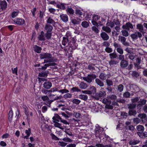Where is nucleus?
Wrapping results in <instances>:
<instances>
[{"mask_svg": "<svg viewBox=\"0 0 147 147\" xmlns=\"http://www.w3.org/2000/svg\"><path fill=\"white\" fill-rule=\"evenodd\" d=\"M100 36L103 40L105 41L107 40L109 38L108 35L105 32H102L100 34Z\"/></svg>", "mask_w": 147, "mask_h": 147, "instance_id": "nucleus-14", "label": "nucleus"}, {"mask_svg": "<svg viewBox=\"0 0 147 147\" xmlns=\"http://www.w3.org/2000/svg\"><path fill=\"white\" fill-rule=\"evenodd\" d=\"M49 72L48 70L42 71L39 73L38 76L40 77L46 78L47 77Z\"/></svg>", "mask_w": 147, "mask_h": 147, "instance_id": "nucleus-19", "label": "nucleus"}, {"mask_svg": "<svg viewBox=\"0 0 147 147\" xmlns=\"http://www.w3.org/2000/svg\"><path fill=\"white\" fill-rule=\"evenodd\" d=\"M128 64V62L124 60H122L120 63L121 67H126Z\"/></svg>", "mask_w": 147, "mask_h": 147, "instance_id": "nucleus-32", "label": "nucleus"}, {"mask_svg": "<svg viewBox=\"0 0 147 147\" xmlns=\"http://www.w3.org/2000/svg\"><path fill=\"white\" fill-rule=\"evenodd\" d=\"M139 100V98L138 97H135L131 99V100L132 103L137 102Z\"/></svg>", "mask_w": 147, "mask_h": 147, "instance_id": "nucleus-59", "label": "nucleus"}, {"mask_svg": "<svg viewBox=\"0 0 147 147\" xmlns=\"http://www.w3.org/2000/svg\"><path fill=\"white\" fill-rule=\"evenodd\" d=\"M103 128L99 126L98 125L96 126V129H95V136L98 137L100 139L102 137V133L103 131Z\"/></svg>", "mask_w": 147, "mask_h": 147, "instance_id": "nucleus-4", "label": "nucleus"}, {"mask_svg": "<svg viewBox=\"0 0 147 147\" xmlns=\"http://www.w3.org/2000/svg\"><path fill=\"white\" fill-rule=\"evenodd\" d=\"M129 59L131 60V63H134V67L136 68H137V69H139L141 68V66L140 65L141 61V59L140 58L137 57L135 55H130L129 54Z\"/></svg>", "mask_w": 147, "mask_h": 147, "instance_id": "nucleus-3", "label": "nucleus"}, {"mask_svg": "<svg viewBox=\"0 0 147 147\" xmlns=\"http://www.w3.org/2000/svg\"><path fill=\"white\" fill-rule=\"evenodd\" d=\"M130 74L132 77L134 79L137 78L139 76V73L135 71H132V73Z\"/></svg>", "mask_w": 147, "mask_h": 147, "instance_id": "nucleus-22", "label": "nucleus"}, {"mask_svg": "<svg viewBox=\"0 0 147 147\" xmlns=\"http://www.w3.org/2000/svg\"><path fill=\"white\" fill-rule=\"evenodd\" d=\"M79 86L80 89H85L88 87V85L86 83L81 82L79 84Z\"/></svg>", "mask_w": 147, "mask_h": 147, "instance_id": "nucleus-23", "label": "nucleus"}, {"mask_svg": "<svg viewBox=\"0 0 147 147\" xmlns=\"http://www.w3.org/2000/svg\"><path fill=\"white\" fill-rule=\"evenodd\" d=\"M122 34L124 36H127L128 35V33L127 30H122L121 31Z\"/></svg>", "mask_w": 147, "mask_h": 147, "instance_id": "nucleus-51", "label": "nucleus"}, {"mask_svg": "<svg viewBox=\"0 0 147 147\" xmlns=\"http://www.w3.org/2000/svg\"><path fill=\"white\" fill-rule=\"evenodd\" d=\"M7 3L5 1L0 0V8L2 10H5L7 7Z\"/></svg>", "mask_w": 147, "mask_h": 147, "instance_id": "nucleus-15", "label": "nucleus"}, {"mask_svg": "<svg viewBox=\"0 0 147 147\" xmlns=\"http://www.w3.org/2000/svg\"><path fill=\"white\" fill-rule=\"evenodd\" d=\"M137 114L136 111V110H129V115H133L135 116Z\"/></svg>", "mask_w": 147, "mask_h": 147, "instance_id": "nucleus-49", "label": "nucleus"}, {"mask_svg": "<svg viewBox=\"0 0 147 147\" xmlns=\"http://www.w3.org/2000/svg\"><path fill=\"white\" fill-rule=\"evenodd\" d=\"M81 21V20L78 17L76 18H72L71 19V22L74 25L79 24Z\"/></svg>", "mask_w": 147, "mask_h": 147, "instance_id": "nucleus-11", "label": "nucleus"}, {"mask_svg": "<svg viewBox=\"0 0 147 147\" xmlns=\"http://www.w3.org/2000/svg\"><path fill=\"white\" fill-rule=\"evenodd\" d=\"M66 11L67 13L72 15H73L74 13V10L71 8L69 6H67V7Z\"/></svg>", "mask_w": 147, "mask_h": 147, "instance_id": "nucleus-27", "label": "nucleus"}, {"mask_svg": "<svg viewBox=\"0 0 147 147\" xmlns=\"http://www.w3.org/2000/svg\"><path fill=\"white\" fill-rule=\"evenodd\" d=\"M95 64L92 63L90 65H89L88 67V69L90 70H95V68L94 67Z\"/></svg>", "mask_w": 147, "mask_h": 147, "instance_id": "nucleus-45", "label": "nucleus"}, {"mask_svg": "<svg viewBox=\"0 0 147 147\" xmlns=\"http://www.w3.org/2000/svg\"><path fill=\"white\" fill-rule=\"evenodd\" d=\"M133 121L134 123L137 124L140 122V120L139 118L136 117L134 118Z\"/></svg>", "mask_w": 147, "mask_h": 147, "instance_id": "nucleus-60", "label": "nucleus"}, {"mask_svg": "<svg viewBox=\"0 0 147 147\" xmlns=\"http://www.w3.org/2000/svg\"><path fill=\"white\" fill-rule=\"evenodd\" d=\"M52 25L46 24L44 28L45 30L47 32H52L53 28Z\"/></svg>", "mask_w": 147, "mask_h": 147, "instance_id": "nucleus-18", "label": "nucleus"}, {"mask_svg": "<svg viewBox=\"0 0 147 147\" xmlns=\"http://www.w3.org/2000/svg\"><path fill=\"white\" fill-rule=\"evenodd\" d=\"M129 88L131 91L133 92V93L131 95L134 94V93H135L136 92H138L140 91V89L136 85L134 84H132L130 85L129 84Z\"/></svg>", "mask_w": 147, "mask_h": 147, "instance_id": "nucleus-8", "label": "nucleus"}, {"mask_svg": "<svg viewBox=\"0 0 147 147\" xmlns=\"http://www.w3.org/2000/svg\"><path fill=\"white\" fill-rule=\"evenodd\" d=\"M92 30L93 31L97 33H98L99 31L98 28L95 26H93L92 27Z\"/></svg>", "mask_w": 147, "mask_h": 147, "instance_id": "nucleus-55", "label": "nucleus"}, {"mask_svg": "<svg viewBox=\"0 0 147 147\" xmlns=\"http://www.w3.org/2000/svg\"><path fill=\"white\" fill-rule=\"evenodd\" d=\"M46 32V33L45 34V36L46 38L48 40L50 39L52 36L51 32Z\"/></svg>", "mask_w": 147, "mask_h": 147, "instance_id": "nucleus-36", "label": "nucleus"}, {"mask_svg": "<svg viewBox=\"0 0 147 147\" xmlns=\"http://www.w3.org/2000/svg\"><path fill=\"white\" fill-rule=\"evenodd\" d=\"M81 102L80 100L77 99H74L72 101L73 103L77 105H79Z\"/></svg>", "mask_w": 147, "mask_h": 147, "instance_id": "nucleus-40", "label": "nucleus"}, {"mask_svg": "<svg viewBox=\"0 0 147 147\" xmlns=\"http://www.w3.org/2000/svg\"><path fill=\"white\" fill-rule=\"evenodd\" d=\"M146 100L144 99H140V100L138 102V104L137 105V107L138 108L141 107L143 105L146 104Z\"/></svg>", "mask_w": 147, "mask_h": 147, "instance_id": "nucleus-16", "label": "nucleus"}, {"mask_svg": "<svg viewBox=\"0 0 147 147\" xmlns=\"http://www.w3.org/2000/svg\"><path fill=\"white\" fill-rule=\"evenodd\" d=\"M137 129L138 131L143 132L144 130V127L142 125H139L137 126Z\"/></svg>", "mask_w": 147, "mask_h": 147, "instance_id": "nucleus-42", "label": "nucleus"}, {"mask_svg": "<svg viewBox=\"0 0 147 147\" xmlns=\"http://www.w3.org/2000/svg\"><path fill=\"white\" fill-rule=\"evenodd\" d=\"M53 122L54 123V125L56 127L59 128L63 129V128L61 126V125L56 121H53Z\"/></svg>", "mask_w": 147, "mask_h": 147, "instance_id": "nucleus-33", "label": "nucleus"}, {"mask_svg": "<svg viewBox=\"0 0 147 147\" xmlns=\"http://www.w3.org/2000/svg\"><path fill=\"white\" fill-rule=\"evenodd\" d=\"M14 22L19 25H22L24 24L25 22L24 20L22 18H17L14 20Z\"/></svg>", "mask_w": 147, "mask_h": 147, "instance_id": "nucleus-12", "label": "nucleus"}, {"mask_svg": "<svg viewBox=\"0 0 147 147\" xmlns=\"http://www.w3.org/2000/svg\"><path fill=\"white\" fill-rule=\"evenodd\" d=\"M122 28L125 30H129V22L127 23L125 25H123L122 26Z\"/></svg>", "mask_w": 147, "mask_h": 147, "instance_id": "nucleus-56", "label": "nucleus"}, {"mask_svg": "<svg viewBox=\"0 0 147 147\" xmlns=\"http://www.w3.org/2000/svg\"><path fill=\"white\" fill-rule=\"evenodd\" d=\"M102 29L104 31L107 33H110L111 31V29L108 26H103Z\"/></svg>", "mask_w": 147, "mask_h": 147, "instance_id": "nucleus-30", "label": "nucleus"}, {"mask_svg": "<svg viewBox=\"0 0 147 147\" xmlns=\"http://www.w3.org/2000/svg\"><path fill=\"white\" fill-rule=\"evenodd\" d=\"M45 11V10L44 11L43 10H40L39 11V17L41 18H43L44 15V13Z\"/></svg>", "mask_w": 147, "mask_h": 147, "instance_id": "nucleus-57", "label": "nucleus"}, {"mask_svg": "<svg viewBox=\"0 0 147 147\" xmlns=\"http://www.w3.org/2000/svg\"><path fill=\"white\" fill-rule=\"evenodd\" d=\"M123 87L122 84H120L118 86L117 90L119 92H121L123 90Z\"/></svg>", "mask_w": 147, "mask_h": 147, "instance_id": "nucleus-46", "label": "nucleus"}, {"mask_svg": "<svg viewBox=\"0 0 147 147\" xmlns=\"http://www.w3.org/2000/svg\"><path fill=\"white\" fill-rule=\"evenodd\" d=\"M60 17L61 20L63 22L66 23L68 20V18L67 15L64 14H61L60 15Z\"/></svg>", "mask_w": 147, "mask_h": 147, "instance_id": "nucleus-13", "label": "nucleus"}, {"mask_svg": "<svg viewBox=\"0 0 147 147\" xmlns=\"http://www.w3.org/2000/svg\"><path fill=\"white\" fill-rule=\"evenodd\" d=\"M138 134L142 138H144L147 137V132H146L144 133L138 132Z\"/></svg>", "mask_w": 147, "mask_h": 147, "instance_id": "nucleus-28", "label": "nucleus"}, {"mask_svg": "<svg viewBox=\"0 0 147 147\" xmlns=\"http://www.w3.org/2000/svg\"><path fill=\"white\" fill-rule=\"evenodd\" d=\"M102 45L103 46L108 47L110 46V44L108 42L104 41L102 43Z\"/></svg>", "mask_w": 147, "mask_h": 147, "instance_id": "nucleus-63", "label": "nucleus"}, {"mask_svg": "<svg viewBox=\"0 0 147 147\" xmlns=\"http://www.w3.org/2000/svg\"><path fill=\"white\" fill-rule=\"evenodd\" d=\"M33 48L34 49V51L38 53H41L42 49L41 47L37 45H34L33 47Z\"/></svg>", "mask_w": 147, "mask_h": 147, "instance_id": "nucleus-24", "label": "nucleus"}, {"mask_svg": "<svg viewBox=\"0 0 147 147\" xmlns=\"http://www.w3.org/2000/svg\"><path fill=\"white\" fill-rule=\"evenodd\" d=\"M106 95L105 91H100L96 93L95 95L92 96V97L95 99L98 100L101 98H104Z\"/></svg>", "mask_w": 147, "mask_h": 147, "instance_id": "nucleus-5", "label": "nucleus"}, {"mask_svg": "<svg viewBox=\"0 0 147 147\" xmlns=\"http://www.w3.org/2000/svg\"><path fill=\"white\" fill-rule=\"evenodd\" d=\"M105 51L108 53H110L113 51V49L109 47H106L105 49Z\"/></svg>", "mask_w": 147, "mask_h": 147, "instance_id": "nucleus-58", "label": "nucleus"}, {"mask_svg": "<svg viewBox=\"0 0 147 147\" xmlns=\"http://www.w3.org/2000/svg\"><path fill=\"white\" fill-rule=\"evenodd\" d=\"M67 4L65 3H60L57 5V7L58 8L63 10L66 9V7Z\"/></svg>", "mask_w": 147, "mask_h": 147, "instance_id": "nucleus-17", "label": "nucleus"}, {"mask_svg": "<svg viewBox=\"0 0 147 147\" xmlns=\"http://www.w3.org/2000/svg\"><path fill=\"white\" fill-rule=\"evenodd\" d=\"M106 82L108 86H110L113 85V82L111 80L107 79L106 80Z\"/></svg>", "mask_w": 147, "mask_h": 147, "instance_id": "nucleus-47", "label": "nucleus"}, {"mask_svg": "<svg viewBox=\"0 0 147 147\" xmlns=\"http://www.w3.org/2000/svg\"><path fill=\"white\" fill-rule=\"evenodd\" d=\"M89 89L92 94H94L96 92V88L95 87L93 86H91Z\"/></svg>", "mask_w": 147, "mask_h": 147, "instance_id": "nucleus-41", "label": "nucleus"}, {"mask_svg": "<svg viewBox=\"0 0 147 147\" xmlns=\"http://www.w3.org/2000/svg\"><path fill=\"white\" fill-rule=\"evenodd\" d=\"M79 98L84 101H86L88 99V96L85 94H80L78 96Z\"/></svg>", "mask_w": 147, "mask_h": 147, "instance_id": "nucleus-29", "label": "nucleus"}, {"mask_svg": "<svg viewBox=\"0 0 147 147\" xmlns=\"http://www.w3.org/2000/svg\"><path fill=\"white\" fill-rule=\"evenodd\" d=\"M38 39L40 41H44L45 40V37L44 36V33L43 31H42L38 37Z\"/></svg>", "mask_w": 147, "mask_h": 147, "instance_id": "nucleus-21", "label": "nucleus"}, {"mask_svg": "<svg viewBox=\"0 0 147 147\" xmlns=\"http://www.w3.org/2000/svg\"><path fill=\"white\" fill-rule=\"evenodd\" d=\"M13 115V111L12 110H11L9 113V120L10 122H11V121L12 117Z\"/></svg>", "mask_w": 147, "mask_h": 147, "instance_id": "nucleus-39", "label": "nucleus"}, {"mask_svg": "<svg viewBox=\"0 0 147 147\" xmlns=\"http://www.w3.org/2000/svg\"><path fill=\"white\" fill-rule=\"evenodd\" d=\"M52 119L53 121H56L57 122L60 121L61 122L65 124H69V123L67 121L65 120H63L61 117L57 114H55L54 116L53 117Z\"/></svg>", "mask_w": 147, "mask_h": 147, "instance_id": "nucleus-7", "label": "nucleus"}, {"mask_svg": "<svg viewBox=\"0 0 147 147\" xmlns=\"http://www.w3.org/2000/svg\"><path fill=\"white\" fill-rule=\"evenodd\" d=\"M107 75L104 73H101L99 76L100 78L102 80H105L106 78Z\"/></svg>", "mask_w": 147, "mask_h": 147, "instance_id": "nucleus-37", "label": "nucleus"}, {"mask_svg": "<svg viewBox=\"0 0 147 147\" xmlns=\"http://www.w3.org/2000/svg\"><path fill=\"white\" fill-rule=\"evenodd\" d=\"M73 115L77 119H79L81 117V115L79 113L74 112Z\"/></svg>", "mask_w": 147, "mask_h": 147, "instance_id": "nucleus-35", "label": "nucleus"}, {"mask_svg": "<svg viewBox=\"0 0 147 147\" xmlns=\"http://www.w3.org/2000/svg\"><path fill=\"white\" fill-rule=\"evenodd\" d=\"M95 82L100 87H102L104 86V83L98 78H96L95 79Z\"/></svg>", "mask_w": 147, "mask_h": 147, "instance_id": "nucleus-26", "label": "nucleus"}, {"mask_svg": "<svg viewBox=\"0 0 147 147\" xmlns=\"http://www.w3.org/2000/svg\"><path fill=\"white\" fill-rule=\"evenodd\" d=\"M58 92H61L62 94L67 93L69 92V91L66 89H63L59 90Z\"/></svg>", "mask_w": 147, "mask_h": 147, "instance_id": "nucleus-53", "label": "nucleus"}, {"mask_svg": "<svg viewBox=\"0 0 147 147\" xmlns=\"http://www.w3.org/2000/svg\"><path fill=\"white\" fill-rule=\"evenodd\" d=\"M81 25L84 28L88 27L89 25L88 23L86 21H84L82 22Z\"/></svg>", "mask_w": 147, "mask_h": 147, "instance_id": "nucleus-38", "label": "nucleus"}, {"mask_svg": "<svg viewBox=\"0 0 147 147\" xmlns=\"http://www.w3.org/2000/svg\"><path fill=\"white\" fill-rule=\"evenodd\" d=\"M47 20L46 21V24L51 25L52 26H54L56 23L53 19L50 16L46 17Z\"/></svg>", "mask_w": 147, "mask_h": 147, "instance_id": "nucleus-10", "label": "nucleus"}, {"mask_svg": "<svg viewBox=\"0 0 147 147\" xmlns=\"http://www.w3.org/2000/svg\"><path fill=\"white\" fill-rule=\"evenodd\" d=\"M137 28L140 31L143 30V26L141 24H138L137 25Z\"/></svg>", "mask_w": 147, "mask_h": 147, "instance_id": "nucleus-52", "label": "nucleus"}, {"mask_svg": "<svg viewBox=\"0 0 147 147\" xmlns=\"http://www.w3.org/2000/svg\"><path fill=\"white\" fill-rule=\"evenodd\" d=\"M18 11H13L11 13V16L13 18L16 17L18 14Z\"/></svg>", "mask_w": 147, "mask_h": 147, "instance_id": "nucleus-61", "label": "nucleus"}, {"mask_svg": "<svg viewBox=\"0 0 147 147\" xmlns=\"http://www.w3.org/2000/svg\"><path fill=\"white\" fill-rule=\"evenodd\" d=\"M124 125V127H123V128L125 130V131L126 133H128V128L129 127V121H126L125 124Z\"/></svg>", "mask_w": 147, "mask_h": 147, "instance_id": "nucleus-31", "label": "nucleus"}, {"mask_svg": "<svg viewBox=\"0 0 147 147\" xmlns=\"http://www.w3.org/2000/svg\"><path fill=\"white\" fill-rule=\"evenodd\" d=\"M100 17L98 15L96 14H93L92 17V23L93 25L96 26L97 28L99 27L98 24L96 21L99 19Z\"/></svg>", "mask_w": 147, "mask_h": 147, "instance_id": "nucleus-9", "label": "nucleus"}, {"mask_svg": "<svg viewBox=\"0 0 147 147\" xmlns=\"http://www.w3.org/2000/svg\"><path fill=\"white\" fill-rule=\"evenodd\" d=\"M43 85L45 88L49 89L52 86V84L50 82L47 81L45 82Z\"/></svg>", "mask_w": 147, "mask_h": 147, "instance_id": "nucleus-20", "label": "nucleus"}, {"mask_svg": "<svg viewBox=\"0 0 147 147\" xmlns=\"http://www.w3.org/2000/svg\"><path fill=\"white\" fill-rule=\"evenodd\" d=\"M109 55L111 59L116 58L117 57V55L116 53H111L109 54Z\"/></svg>", "mask_w": 147, "mask_h": 147, "instance_id": "nucleus-62", "label": "nucleus"}, {"mask_svg": "<svg viewBox=\"0 0 147 147\" xmlns=\"http://www.w3.org/2000/svg\"><path fill=\"white\" fill-rule=\"evenodd\" d=\"M140 142L139 140L133 139L129 141V145L131 146L137 144Z\"/></svg>", "mask_w": 147, "mask_h": 147, "instance_id": "nucleus-25", "label": "nucleus"}, {"mask_svg": "<svg viewBox=\"0 0 147 147\" xmlns=\"http://www.w3.org/2000/svg\"><path fill=\"white\" fill-rule=\"evenodd\" d=\"M138 117L141 118V119H145L146 117V115L145 113H140L138 115Z\"/></svg>", "mask_w": 147, "mask_h": 147, "instance_id": "nucleus-44", "label": "nucleus"}, {"mask_svg": "<svg viewBox=\"0 0 147 147\" xmlns=\"http://www.w3.org/2000/svg\"><path fill=\"white\" fill-rule=\"evenodd\" d=\"M68 34L67 33L66 36L63 37L62 44L64 46L69 45V47L74 48V46L76 47V41L74 38L68 36Z\"/></svg>", "mask_w": 147, "mask_h": 147, "instance_id": "nucleus-1", "label": "nucleus"}, {"mask_svg": "<svg viewBox=\"0 0 147 147\" xmlns=\"http://www.w3.org/2000/svg\"><path fill=\"white\" fill-rule=\"evenodd\" d=\"M109 98L112 100H114L116 99L117 96L115 95H110L109 96Z\"/></svg>", "mask_w": 147, "mask_h": 147, "instance_id": "nucleus-64", "label": "nucleus"}, {"mask_svg": "<svg viewBox=\"0 0 147 147\" xmlns=\"http://www.w3.org/2000/svg\"><path fill=\"white\" fill-rule=\"evenodd\" d=\"M113 22L114 23V24L118 26H121V24H120V22L118 19H114L113 20Z\"/></svg>", "mask_w": 147, "mask_h": 147, "instance_id": "nucleus-54", "label": "nucleus"}, {"mask_svg": "<svg viewBox=\"0 0 147 147\" xmlns=\"http://www.w3.org/2000/svg\"><path fill=\"white\" fill-rule=\"evenodd\" d=\"M118 40H120L122 43H124L126 40V38L122 36H119Z\"/></svg>", "mask_w": 147, "mask_h": 147, "instance_id": "nucleus-50", "label": "nucleus"}, {"mask_svg": "<svg viewBox=\"0 0 147 147\" xmlns=\"http://www.w3.org/2000/svg\"><path fill=\"white\" fill-rule=\"evenodd\" d=\"M135 18H136L135 16H132L131 18H130V16H129V20L131 22L133 23V24H134L136 22V20Z\"/></svg>", "mask_w": 147, "mask_h": 147, "instance_id": "nucleus-43", "label": "nucleus"}, {"mask_svg": "<svg viewBox=\"0 0 147 147\" xmlns=\"http://www.w3.org/2000/svg\"><path fill=\"white\" fill-rule=\"evenodd\" d=\"M72 97V95L70 93H67L64 95L63 96V98L66 99L68 98H71Z\"/></svg>", "mask_w": 147, "mask_h": 147, "instance_id": "nucleus-48", "label": "nucleus"}, {"mask_svg": "<svg viewBox=\"0 0 147 147\" xmlns=\"http://www.w3.org/2000/svg\"><path fill=\"white\" fill-rule=\"evenodd\" d=\"M71 90L73 92H80L81 90L78 87H74L71 89Z\"/></svg>", "mask_w": 147, "mask_h": 147, "instance_id": "nucleus-34", "label": "nucleus"}, {"mask_svg": "<svg viewBox=\"0 0 147 147\" xmlns=\"http://www.w3.org/2000/svg\"><path fill=\"white\" fill-rule=\"evenodd\" d=\"M40 58L41 59H44V63L57 62L58 60L52 57V54L49 53H42L40 55Z\"/></svg>", "mask_w": 147, "mask_h": 147, "instance_id": "nucleus-2", "label": "nucleus"}, {"mask_svg": "<svg viewBox=\"0 0 147 147\" xmlns=\"http://www.w3.org/2000/svg\"><path fill=\"white\" fill-rule=\"evenodd\" d=\"M96 78V76L94 74H90L88 75L87 77H84L83 79L89 83L92 82L93 80Z\"/></svg>", "mask_w": 147, "mask_h": 147, "instance_id": "nucleus-6", "label": "nucleus"}]
</instances>
